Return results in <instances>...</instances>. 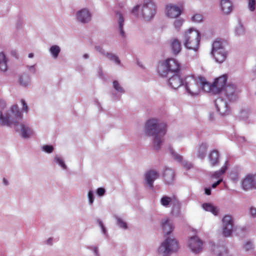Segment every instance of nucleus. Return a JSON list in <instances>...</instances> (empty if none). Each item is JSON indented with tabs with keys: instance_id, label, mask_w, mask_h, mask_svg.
Wrapping results in <instances>:
<instances>
[{
	"instance_id": "obj_64",
	"label": "nucleus",
	"mask_w": 256,
	"mask_h": 256,
	"mask_svg": "<svg viewBox=\"0 0 256 256\" xmlns=\"http://www.w3.org/2000/svg\"><path fill=\"white\" fill-rule=\"evenodd\" d=\"M244 141V138L242 136H240L238 138V142H241Z\"/></svg>"
},
{
	"instance_id": "obj_45",
	"label": "nucleus",
	"mask_w": 256,
	"mask_h": 256,
	"mask_svg": "<svg viewBox=\"0 0 256 256\" xmlns=\"http://www.w3.org/2000/svg\"><path fill=\"white\" fill-rule=\"evenodd\" d=\"M171 150V154L172 158L178 162H182V156L174 152L172 150Z\"/></svg>"
},
{
	"instance_id": "obj_22",
	"label": "nucleus",
	"mask_w": 256,
	"mask_h": 256,
	"mask_svg": "<svg viewBox=\"0 0 256 256\" xmlns=\"http://www.w3.org/2000/svg\"><path fill=\"white\" fill-rule=\"evenodd\" d=\"M200 92L204 90L208 92H212L216 94L215 89H213V84L211 85L210 83L206 81L204 78L200 76Z\"/></svg>"
},
{
	"instance_id": "obj_52",
	"label": "nucleus",
	"mask_w": 256,
	"mask_h": 256,
	"mask_svg": "<svg viewBox=\"0 0 256 256\" xmlns=\"http://www.w3.org/2000/svg\"><path fill=\"white\" fill-rule=\"evenodd\" d=\"M21 102H22V110L24 112H27L28 110V106L26 102H25V100H22Z\"/></svg>"
},
{
	"instance_id": "obj_12",
	"label": "nucleus",
	"mask_w": 256,
	"mask_h": 256,
	"mask_svg": "<svg viewBox=\"0 0 256 256\" xmlns=\"http://www.w3.org/2000/svg\"><path fill=\"white\" fill-rule=\"evenodd\" d=\"M227 99L218 95V97L215 100L214 104L217 112L222 116L228 114L230 112V108Z\"/></svg>"
},
{
	"instance_id": "obj_26",
	"label": "nucleus",
	"mask_w": 256,
	"mask_h": 256,
	"mask_svg": "<svg viewBox=\"0 0 256 256\" xmlns=\"http://www.w3.org/2000/svg\"><path fill=\"white\" fill-rule=\"evenodd\" d=\"M220 8L225 14H229L232 10V4L230 0H221Z\"/></svg>"
},
{
	"instance_id": "obj_58",
	"label": "nucleus",
	"mask_w": 256,
	"mask_h": 256,
	"mask_svg": "<svg viewBox=\"0 0 256 256\" xmlns=\"http://www.w3.org/2000/svg\"><path fill=\"white\" fill-rule=\"evenodd\" d=\"M222 178H220V179L218 180L216 182H214L212 186V188H216L222 182Z\"/></svg>"
},
{
	"instance_id": "obj_4",
	"label": "nucleus",
	"mask_w": 256,
	"mask_h": 256,
	"mask_svg": "<svg viewBox=\"0 0 256 256\" xmlns=\"http://www.w3.org/2000/svg\"><path fill=\"white\" fill-rule=\"evenodd\" d=\"M200 40V32L196 29L190 28L184 32L182 42L184 47L187 49L197 51Z\"/></svg>"
},
{
	"instance_id": "obj_2",
	"label": "nucleus",
	"mask_w": 256,
	"mask_h": 256,
	"mask_svg": "<svg viewBox=\"0 0 256 256\" xmlns=\"http://www.w3.org/2000/svg\"><path fill=\"white\" fill-rule=\"evenodd\" d=\"M22 118V114L19 110L17 105L12 106L10 109L6 108L4 100L0 101V126L12 127L19 124Z\"/></svg>"
},
{
	"instance_id": "obj_46",
	"label": "nucleus",
	"mask_w": 256,
	"mask_h": 256,
	"mask_svg": "<svg viewBox=\"0 0 256 256\" xmlns=\"http://www.w3.org/2000/svg\"><path fill=\"white\" fill-rule=\"evenodd\" d=\"M87 248L90 250L94 256H100L98 247L94 246H89Z\"/></svg>"
},
{
	"instance_id": "obj_41",
	"label": "nucleus",
	"mask_w": 256,
	"mask_h": 256,
	"mask_svg": "<svg viewBox=\"0 0 256 256\" xmlns=\"http://www.w3.org/2000/svg\"><path fill=\"white\" fill-rule=\"evenodd\" d=\"M248 7L250 12H254L256 8V0H247Z\"/></svg>"
},
{
	"instance_id": "obj_61",
	"label": "nucleus",
	"mask_w": 256,
	"mask_h": 256,
	"mask_svg": "<svg viewBox=\"0 0 256 256\" xmlns=\"http://www.w3.org/2000/svg\"><path fill=\"white\" fill-rule=\"evenodd\" d=\"M204 190L205 194L206 195H210L211 194V189L210 188H206Z\"/></svg>"
},
{
	"instance_id": "obj_5",
	"label": "nucleus",
	"mask_w": 256,
	"mask_h": 256,
	"mask_svg": "<svg viewBox=\"0 0 256 256\" xmlns=\"http://www.w3.org/2000/svg\"><path fill=\"white\" fill-rule=\"evenodd\" d=\"M180 68L178 62L175 59L170 58L159 63L158 72L162 76L165 77L170 72L176 74L179 71Z\"/></svg>"
},
{
	"instance_id": "obj_56",
	"label": "nucleus",
	"mask_w": 256,
	"mask_h": 256,
	"mask_svg": "<svg viewBox=\"0 0 256 256\" xmlns=\"http://www.w3.org/2000/svg\"><path fill=\"white\" fill-rule=\"evenodd\" d=\"M230 177L232 180H236L238 179V174L237 172H232L230 174Z\"/></svg>"
},
{
	"instance_id": "obj_40",
	"label": "nucleus",
	"mask_w": 256,
	"mask_h": 256,
	"mask_svg": "<svg viewBox=\"0 0 256 256\" xmlns=\"http://www.w3.org/2000/svg\"><path fill=\"white\" fill-rule=\"evenodd\" d=\"M184 20L182 18H180L176 20L173 22V26L174 28L177 30H180L181 26L184 23Z\"/></svg>"
},
{
	"instance_id": "obj_57",
	"label": "nucleus",
	"mask_w": 256,
	"mask_h": 256,
	"mask_svg": "<svg viewBox=\"0 0 256 256\" xmlns=\"http://www.w3.org/2000/svg\"><path fill=\"white\" fill-rule=\"evenodd\" d=\"M53 242V238H49L46 240L44 242L45 244H48L50 246H52Z\"/></svg>"
},
{
	"instance_id": "obj_36",
	"label": "nucleus",
	"mask_w": 256,
	"mask_h": 256,
	"mask_svg": "<svg viewBox=\"0 0 256 256\" xmlns=\"http://www.w3.org/2000/svg\"><path fill=\"white\" fill-rule=\"evenodd\" d=\"M172 202V198L171 197L164 196L160 200V204L165 208L169 206L170 204Z\"/></svg>"
},
{
	"instance_id": "obj_35",
	"label": "nucleus",
	"mask_w": 256,
	"mask_h": 256,
	"mask_svg": "<svg viewBox=\"0 0 256 256\" xmlns=\"http://www.w3.org/2000/svg\"><path fill=\"white\" fill-rule=\"evenodd\" d=\"M234 226L232 218L230 215H226L222 219V226Z\"/></svg>"
},
{
	"instance_id": "obj_62",
	"label": "nucleus",
	"mask_w": 256,
	"mask_h": 256,
	"mask_svg": "<svg viewBox=\"0 0 256 256\" xmlns=\"http://www.w3.org/2000/svg\"><path fill=\"white\" fill-rule=\"evenodd\" d=\"M247 114H248V112H247L246 110H242V111L241 112H240V116H241V117H242V118H244V116L245 115H246Z\"/></svg>"
},
{
	"instance_id": "obj_10",
	"label": "nucleus",
	"mask_w": 256,
	"mask_h": 256,
	"mask_svg": "<svg viewBox=\"0 0 256 256\" xmlns=\"http://www.w3.org/2000/svg\"><path fill=\"white\" fill-rule=\"evenodd\" d=\"M188 247L192 253L201 252L204 248L203 242L197 236H192L188 240Z\"/></svg>"
},
{
	"instance_id": "obj_23",
	"label": "nucleus",
	"mask_w": 256,
	"mask_h": 256,
	"mask_svg": "<svg viewBox=\"0 0 256 256\" xmlns=\"http://www.w3.org/2000/svg\"><path fill=\"white\" fill-rule=\"evenodd\" d=\"M212 251L216 254V256H230L228 251L224 245L214 244L212 248Z\"/></svg>"
},
{
	"instance_id": "obj_60",
	"label": "nucleus",
	"mask_w": 256,
	"mask_h": 256,
	"mask_svg": "<svg viewBox=\"0 0 256 256\" xmlns=\"http://www.w3.org/2000/svg\"><path fill=\"white\" fill-rule=\"evenodd\" d=\"M11 54L14 57L16 58H18V53L16 52V50H13L11 51Z\"/></svg>"
},
{
	"instance_id": "obj_30",
	"label": "nucleus",
	"mask_w": 256,
	"mask_h": 256,
	"mask_svg": "<svg viewBox=\"0 0 256 256\" xmlns=\"http://www.w3.org/2000/svg\"><path fill=\"white\" fill-rule=\"evenodd\" d=\"M202 207L206 211L211 212L214 216H218V208L210 203H204L202 204Z\"/></svg>"
},
{
	"instance_id": "obj_48",
	"label": "nucleus",
	"mask_w": 256,
	"mask_h": 256,
	"mask_svg": "<svg viewBox=\"0 0 256 256\" xmlns=\"http://www.w3.org/2000/svg\"><path fill=\"white\" fill-rule=\"evenodd\" d=\"M88 204L90 205L92 204L94 202V192L92 190H90L88 194Z\"/></svg>"
},
{
	"instance_id": "obj_13",
	"label": "nucleus",
	"mask_w": 256,
	"mask_h": 256,
	"mask_svg": "<svg viewBox=\"0 0 256 256\" xmlns=\"http://www.w3.org/2000/svg\"><path fill=\"white\" fill-rule=\"evenodd\" d=\"M182 8L176 4H170L166 6V14L170 18H176L182 13Z\"/></svg>"
},
{
	"instance_id": "obj_49",
	"label": "nucleus",
	"mask_w": 256,
	"mask_h": 256,
	"mask_svg": "<svg viewBox=\"0 0 256 256\" xmlns=\"http://www.w3.org/2000/svg\"><path fill=\"white\" fill-rule=\"evenodd\" d=\"M253 248V244L250 241H248L244 246V249L246 251H249Z\"/></svg>"
},
{
	"instance_id": "obj_14",
	"label": "nucleus",
	"mask_w": 256,
	"mask_h": 256,
	"mask_svg": "<svg viewBox=\"0 0 256 256\" xmlns=\"http://www.w3.org/2000/svg\"><path fill=\"white\" fill-rule=\"evenodd\" d=\"M242 188L245 190L256 188V174H249L242 180Z\"/></svg>"
},
{
	"instance_id": "obj_7",
	"label": "nucleus",
	"mask_w": 256,
	"mask_h": 256,
	"mask_svg": "<svg viewBox=\"0 0 256 256\" xmlns=\"http://www.w3.org/2000/svg\"><path fill=\"white\" fill-rule=\"evenodd\" d=\"M200 76L195 77L194 76H186L183 82L187 93L192 96L198 95L200 92Z\"/></svg>"
},
{
	"instance_id": "obj_55",
	"label": "nucleus",
	"mask_w": 256,
	"mask_h": 256,
	"mask_svg": "<svg viewBox=\"0 0 256 256\" xmlns=\"http://www.w3.org/2000/svg\"><path fill=\"white\" fill-rule=\"evenodd\" d=\"M26 68L32 74H35L36 72V68L35 65L27 66Z\"/></svg>"
},
{
	"instance_id": "obj_28",
	"label": "nucleus",
	"mask_w": 256,
	"mask_h": 256,
	"mask_svg": "<svg viewBox=\"0 0 256 256\" xmlns=\"http://www.w3.org/2000/svg\"><path fill=\"white\" fill-rule=\"evenodd\" d=\"M8 59L5 54L0 52V72H6L8 69Z\"/></svg>"
},
{
	"instance_id": "obj_44",
	"label": "nucleus",
	"mask_w": 256,
	"mask_h": 256,
	"mask_svg": "<svg viewBox=\"0 0 256 256\" xmlns=\"http://www.w3.org/2000/svg\"><path fill=\"white\" fill-rule=\"evenodd\" d=\"M244 32V28L243 26L238 24L235 28V34L238 36H240L243 34Z\"/></svg>"
},
{
	"instance_id": "obj_32",
	"label": "nucleus",
	"mask_w": 256,
	"mask_h": 256,
	"mask_svg": "<svg viewBox=\"0 0 256 256\" xmlns=\"http://www.w3.org/2000/svg\"><path fill=\"white\" fill-rule=\"evenodd\" d=\"M60 48L58 45L52 46L50 49L49 52L54 59H56L60 52Z\"/></svg>"
},
{
	"instance_id": "obj_42",
	"label": "nucleus",
	"mask_w": 256,
	"mask_h": 256,
	"mask_svg": "<svg viewBox=\"0 0 256 256\" xmlns=\"http://www.w3.org/2000/svg\"><path fill=\"white\" fill-rule=\"evenodd\" d=\"M191 20L194 22L200 23L202 22L203 16L201 14H196L192 17Z\"/></svg>"
},
{
	"instance_id": "obj_3",
	"label": "nucleus",
	"mask_w": 256,
	"mask_h": 256,
	"mask_svg": "<svg viewBox=\"0 0 256 256\" xmlns=\"http://www.w3.org/2000/svg\"><path fill=\"white\" fill-rule=\"evenodd\" d=\"M156 10V6L153 0H143L141 4L133 8L132 14L148 22L154 17Z\"/></svg>"
},
{
	"instance_id": "obj_9",
	"label": "nucleus",
	"mask_w": 256,
	"mask_h": 256,
	"mask_svg": "<svg viewBox=\"0 0 256 256\" xmlns=\"http://www.w3.org/2000/svg\"><path fill=\"white\" fill-rule=\"evenodd\" d=\"M218 95L226 98L230 102H234L238 98L236 86L234 84H229L220 90Z\"/></svg>"
},
{
	"instance_id": "obj_51",
	"label": "nucleus",
	"mask_w": 256,
	"mask_h": 256,
	"mask_svg": "<svg viewBox=\"0 0 256 256\" xmlns=\"http://www.w3.org/2000/svg\"><path fill=\"white\" fill-rule=\"evenodd\" d=\"M106 193V190L103 188H99L96 190V194L100 196H102Z\"/></svg>"
},
{
	"instance_id": "obj_63",
	"label": "nucleus",
	"mask_w": 256,
	"mask_h": 256,
	"mask_svg": "<svg viewBox=\"0 0 256 256\" xmlns=\"http://www.w3.org/2000/svg\"><path fill=\"white\" fill-rule=\"evenodd\" d=\"M2 183L4 185V186H8V184H9V182H8V181L7 179H6V178H4L2 179Z\"/></svg>"
},
{
	"instance_id": "obj_18",
	"label": "nucleus",
	"mask_w": 256,
	"mask_h": 256,
	"mask_svg": "<svg viewBox=\"0 0 256 256\" xmlns=\"http://www.w3.org/2000/svg\"><path fill=\"white\" fill-rule=\"evenodd\" d=\"M227 80L226 75H223L217 78L213 84V89H215L216 94H218L226 86V84Z\"/></svg>"
},
{
	"instance_id": "obj_15",
	"label": "nucleus",
	"mask_w": 256,
	"mask_h": 256,
	"mask_svg": "<svg viewBox=\"0 0 256 256\" xmlns=\"http://www.w3.org/2000/svg\"><path fill=\"white\" fill-rule=\"evenodd\" d=\"M159 173L154 170H147L144 174L146 183L151 189L153 188L154 182L159 177Z\"/></svg>"
},
{
	"instance_id": "obj_39",
	"label": "nucleus",
	"mask_w": 256,
	"mask_h": 256,
	"mask_svg": "<svg viewBox=\"0 0 256 256\" xmlns=\"http://www.w3.org/2000/svg\"><path fill=\"white\" fill-rule=\"evenodd\" d=\"M117 225L120 228L126 230L128 228L126 222L120 217L116 216Z\"/></svg>"
},
{
	"instance_id": "obj_37",
	"label": "nucleus",
	"mask_w": 256,
	"mask_h": 256,
	"mask_svg": "<svg viewBox=\"0 0 256 256\" xmlns=\"http://www.w3.org/2000/svg\"><path fill=\"white\" fill-rule=\"evenodd\" d=\"M233 226H222V234L224 237H230L232 233Z\"/></svg>"
},
{
	"instance_id": "obj_21",
	"label": "nucleus",
	"mask_w": 256,
	"mask_h": 256,
	"mask_svg": "<svg viewBox=\"0 0 256 256\" xmlns=\"http://www.w3.org/2000/svg\"><path fill=\"white\" fill-rule=\"evenodd\" d=\"M116 18L118 22V30L120 32V36L122 38H125L126 34L123 30L124 20L123 14L120 12H117L116 15Z\"/></svg>"
},
{
	"instance_id": "obj_11",
	"label": "nucleus",
	"mask_w": 256,
	"mask_h": 256,
	"mask_svg": "<svg viewBox=\"0 0 256 256\" xmlns=\"http://www.w3.org/2000/svg\"><path fill=\"white\" fill-rule=\"evenodd\" d=\"M92 18V14L87 8H82L76 12L75 18L76 22L82 24L89 23Z\"/></svg>"
},
{
	"instance_id": "obj_53",
	"label": "nucleus",
	"mask_w": 256,
	"mask_h": 256,
	"mask_svg": "<svg viewBox=\"0 0 256 256\" xmlns=\"http://www.w3.org/2000/svg\"><path fill=\"white\" fill-rule=\"evenodd\" d=\"M98 223L101 228L102 232L104 234H106V229L105 228L102 221L100 220H98Z\"/></svg>"
},
{
	"instance_id": "obj_34",
	"label": "nucleus",
	"mask_w": 256,
	"mask_h": 256,
	"mask_svg": "<svg viewBox=\"0 0 256 256\" xmlns=\"http://www.w3.org/2000/svg\"><path fill=\"white\" fill-rule=\"evenodd\" d=\"M112 88L118 94H122L125 93L124 89L118 80H114L112 82Z\"/></svg>"
},
{
	"instance_id": "obj_29",
	"label": "nucleus",
	"mask_w": 256,
	"mask_h": 256,
	"mask_svg": "<svg viewBox=\"0 0 256 256\" xmlns=\"http://www.w3.org/2000/svg\"><path fill=\"white\" fill-rule=\"evenodd\" d=\"M170 46L172 52L175 54H178L182 50L180 42L176 38L171 40Z\"/></svg>"
},
{
	"instance_id": "obj_27",
	"label": "nucleus",
	"mask_w": 256,
	"mask_h": 256,
	"mask_svg": "<svg viewBox=\"0 0 256 256\" xmlns=\"http://www.w3.org/2000/svg\"><path fill=\"white\" fill-rule=\"evenodd\" d=\"M162 226L164 232L166 234H168L173 230V224L172 222L168 218H164L162 220Z\"/></svg>"
},
{
	"instance_id": "obj_6",
	"label": "nucleus",
	"mask_w": 256,
	"mask_h": 256,
	"mask_svg": "<svg viewBox=\"0 0 256 256\" xmlns=\"http://www.w3.org/2000/svg\"><path fill=\"white\" fill-rule=\"evenodd\" d=\"M178 250V241L175 238H168L161 243L157 250V252L162 256H170Z\"/></svg>"
},
{
	"instance_id": "obj_25",
	"label": "nucleus",
	"mask_w": 256,
	"mask_h": 256,
	"mask_svg": "<svg viewBox=\"0 0 256 256\" xmlns=\"http://www.w3.org/2000/svg\"><path fill=\"white\" fill-rule=\"evenodd\" d=\"M208 158L212 166H214L218 164L220 154L218 150H212Z\"/></svg>"
},
{
	"instance_id": "obj_8",
	"label": "nucleus",
	"mask_w": 256,
	"mask_h": 256,
	"mask_svg": "<svg viewBox=\"0 0 256 256\" xmlns=\"http://www.w3.org/2000/svg\"><path fill=\"white\" fill-rule=\"evenodd\" d=\"M210 55L218 63L223 62L227 57V52L224 48L220 40H216L212 44Z\"/></svg>"
},
{
	"instance_id": "obj_1",
	"label": "nucleus",
	"mask_w": 256,
	"mask_h": 256,
	"mask_svg": "<svg viewBox=\"0 0 256 256\" xmlns=\"http://www.w3.org/2000/svg\"><path fill=\"white\" fill-rule=\"evenodd\" d=\"M167 126L156 118H150L146 122L144 131L146 136L152 137V146L158 150L164 142V136L166 132Z\"/></svg>"
},
{
	"instance_id": "obj_43",
	"label": "nucleus",
	"mask_w": 256,
	"mask_h": 256,
	"mask_svg": "<svg viewBox=\"0 0 256 256\" xmlns=\"http://www.w3.org/2000/svg\"><path fill=\"white\" fill-rule=\"evenodd\" d=\"M180 212V204L178 202L175 204L172 208V213L173 215L178 216Z\"/></svg>"
},
{
	"instance_id": "obj_50",
	"label": "nucleus",
	"mask_w": 256,
	"mask_h": 256,
	"mask_svg": "<svg viewBox=\"0 0 256 256\" xmlns=\"http://www.w3.org/2000/svg\"><path fill=\"white\" fill-rule=\"evenodd\" d=\"M95 50L101 54L106 56V54H108V52H106L100 46H95Z\"/></svg>"
},
{
	"instance_id": "obj_54",
	"label": "nucleus",
	"mask_w": 256,
	"mask_h": 256,
	"mask_svg": "<svg viewBox=\"0 0 256 256\" xmlns=\"http://www.w3.org/2000/svg\"><path fill=\"white\" fill-rule=\"evenodd\" d=\"M182 166L186 169H190L192 166V165L191 163L186 160L182 161Z\"/></svg>"
},
{
	"instance_id": "obj_31",
	"label": "nucleus",
	"mask_w": 256,
	"mask_h": 256,
	"mask_svg": "<svg viewBox=\"0 0 256 256\" xmlns=\"http://www.w3.org/2000/svg\"><path fill=\"white\" fill-rule=\"evenodd\" d=\"M228 162L226 161L225 162L224 164L222 166V168L218 170L215 172L212 175V177L215 178H218V180L220 178H222V174L226 172L228 168Z\"/></svg>"
},
{
	"instance_id": "obj_47",
	"label": "nucleus",
	"mask_w": 256,
	"mask_h": 256,
	"mask_svg": "<svg viewBox=\"0 0 256 256\" xmlns=\"http://www.w3.org/2000/svg\"><path fill=\"white\" fill-rule=\"evenodd\" d=\"M42 149L44 152L48 154H50L54 151V148L51 145H44L42 146Z\"/></svg>"
},
{
	"instance_id": "obj_24",
	"label": "nucleus",
	"mask_w": 256,
	"mask_h": 256,
	"mask_svg": "<svg viewBox=\"0 0 256 256\" xmlns=\"http://www.w3.org/2000/svg\"><path fill=\"white\" fill-rule=\"evenodd\" d=\"M164 181L167 184H173L174 179V170L171 168H166L164 173Z\"/></svg>"
},
{
	"instance_id": "obj_19",
	"label": "nucleus",
	"mask_w": 256,
	"mask_h": 256,
	"mask_svg": "<svg viewBox=\"0 0 256 256\" xmlns=\"http://www.w3.org/2000/svg\"><path fill=\"white\" fill-rule=\"evenodd\" d=\"M184 82V80H182L179 74H176L168 79V83L170 88L176 89L181 86H183Z\"/></svg>"
},
{
	"instance_id": "obj_17",
	"label": "nucleus",
	"mask_w": 256,
	"mask_h": 256,
	"mask_svg": "<svg viewBox=\"0 0 256 256\" xmlns=\"http://www.w3.org/2000/svg\"><path fill=\"white\" fill-rule=\"evenodd\" d=\"M20 136L24 138H29L34 135V130L28 124H20Z\"/></svg>"
},
{
	"instance_id": "obj_59",
	"label": "nucleus",
	"mask_w": 256,
	"mask_h": 256,
	"mask_svg": "<svg viewBox=\"0 0 256 256\" xmlns=\"http://www.w3.org/2000/svg\"><path fill=\"white\" fill-rule=\"evenodd\" d=\"M250 213L254 217H256V208H250Z\"/></svg>"
},
{
	"instance_id": "obj_16",
	"label": "nucleus",
	"mask_w": 256,
	"mask_h": 256,
	"mask_svg": "<svg viewBox=\"0 0 256 256\" xmlns=\"http://www.w3.org/2000/svg\"><path fill=\"white\" fill-rule=\"evenodd\" d=\"M18 84L24 88H28L31 84L30 77L27 72H22L19 74L17 78Z\"/></svg>"
},
{
	"instance_id": "obj_33",
	"label": "nucleus",
	"mask_w": 256,
	"mask_h": 256,
	"mask_svg": "<svg viewBox=\"0 0 256 256\" xmlns=\"http://www.w3.org/2000/svg\"><path fill=\"white\" fill-rule=\"evenodd\" d=\"M54 161L62 170H66L68 169V166L65 164L64 159L60 156L56 155L54 158Z\"/></svg>"
},
{
	"instance_id": "obj_20",
	"label": "nucleus",
	"mask_w": 256,
	"mask_h": 256,
	"mask_svg": "<svg viewBox=\"0 0 256 256\" xmlns=\"http://www.w3.org/2000/svg\"><path fill=\"white\" fill-rule=\"evenodd\" d=\"M208 148V144L206 142H202L196 146L194 154L198 158L202 160L206 157Z\"/></svg>"
},
{
	"instance_id": "obj_38",
	"label": "nucleus",
	"mask_w": 256,
	"mask_h": 256,
	"mask_svg": "<svg viewBox=\"0 0 256 256\" xmlns=\"http://www.w3.org/2000/svg\"><path fill=\"white\" fill-rule=\"evenodd\" d=\"M106 56L110 60L114 62L116 64L120 65V60L118 57L114 54L108 52L106 54Z\"/></svg>"
}]
</instances>
